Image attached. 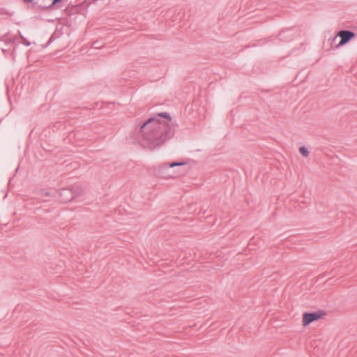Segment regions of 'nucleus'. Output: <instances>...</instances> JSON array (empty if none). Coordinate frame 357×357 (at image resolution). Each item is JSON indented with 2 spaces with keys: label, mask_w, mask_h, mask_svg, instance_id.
<instances>
[{
  "label": "nucleus",
  "mask_w": 357,
  "mask_h": 357,
  "mask_svg": "<svg viewBox=\"0 0 357 357\" xmlns=\"http://www.w3.org/2000/svg\"><path fill=\"white\" fill-rule=\"evenodd\" d=\"M171 121L169 113L160 112L136 127L135 133L140 139L141 145L152 150L169 139L174 135V128L169 123Z\"/></svg>",
  "instance_id": "nucleus-1"
},
{
  "label": "nucleus",
  "mask_w": 357,
  "mask_h": 357,
  "mask_svg": "<svg viewBox=\"0 0 357 357\" xmlns=\"http://www.w3.org/2000/svg\"><path fill=\"white\" fill-rule=\"evenodd\" d=\"M57 193L60 202L68 203L82 195L83 190L79 185H73L70 188H61Z\"/></svg>",
  "instance_id": "nucleus-2"
},
{
  "label": "nucleus",
  "mask_w": 357,
  "mask_h": 357,
  "mask_svg": "<svg viewBox=\"0 0 357 357\" xmlns=\"http://www.w3.org/2000/svg\"><path fill=\"white\" fill-rule=\"evenodd\" d=\"M186 165V162H172L171 163H163L162 164L158 169V174L159 176H161L162 177H176V175H172L169 174L168 170L169 168H174L175 167L178 166H182Z\"/></svg>",
  "instance_id": "nucleus-3"
},
{
  "label": "nucleus",
  "mask_w": 357,
  "mask_h": 357,
  "mask_svg": "<svg viewBox=\"0 0 357 357\" xmlns=\"http://www.w3.org/2000/svg\"><path fill=\"white\" fill-rule=\"evenodd\" d=\"M326 314L324 310H318L312 312H304L303 314V326H307L314 321H317Z\"/></svg>",
  "instance_id": "nucleus-4"
},
{
  "label": "nucleus",
  "mask_w": 357,
  "mask_h": 357,
  "mask_svg": "<svg viewBox=\"0 0 357 357\" xmlns=\"http://www.w3.org/2000/svg\"><path fill=\"white\" fill-rule=\"evenodd\" d=\"M337 36H338L340 39L339 43L335 45V48H339L347 43H348L350 40L356 37V33L350 30L342 29L339 31L337 33Z\"/></svg>",
  "instance_id": "nucleus-5"
},
{
  "label": "nucleus",
  "mask_w": 357,
  "mask_h": 357,
  "mask_svg": "<svg viewBox=\"0 0 357 357\" xmlns=\"http://www.w3.org/2000/svg\"><path fill=\"white\" fill-rule=\"evenodd\" d=\"M52 2L50 5H39V7L43 10H47L53 8L56 4L61 3L62 0H52Z\"/></svg>",
  "instance_id": "nucleus-6"
},
{
  "label": "nucleus",
  "mask_w": 357,
  "mask_h": 357,
  "mask_svg": "<svg viewBox=\"0 0 357 357\" xmlns=\"http://www.w3.org/2000/svg\"><path fill=\"white\" fill-rule=\"evenodd\" d=\"M299 152L303 157H307L309 155L307 149L304 146L299 148Z\"/></svg>",
  "instance_id": "nucleus-7"
},
{
  "label": "nucleus",
  "mask_w": 357,
  "mask_h": 357,
  "mask_svg": "<svg viewBox=\"0 0 357 357\" xmlns=\"http://www.w3.org/2000/svg\"><path fill=\"white\" fill-rule=\"evenodd\" d=\"M40 195L46 197H56L55 193L52 194L51 192L42 189L40 190Z\"/></svg>",
  "instance_id": "nucleus-8"
},
{
  "label": "nucleus",
  "mask_w": 357,
  "mask_h": 357,
  "mask_svg": "<svg viewBox=\"0 0 357 357\" xmlns=\"http://www.w3.org/2000/svg\"><path fill=\"white\" fill-rule=\"evenodd\" d=\"M20 36L22 39V43L25 45L26 47H29L31 45V43L28 41L22 34L19 32Z\"/></svg>",
  "instance_id": "nucleus-9"
},
{
  "label": "nucleus",
  "mask_w": 357,
  "mask_h": 357,
  "mask_svg": "<svg viewBox=\"0 0 357 357\" xmlns=\"http://www.w3.org/2000/svg\"><path fill=\"white\" fill-rule=\"evenodd\" d=\"M0 15H6L11 16L12 13H10L9 11L6 10L3 8H0Z\"/></svg>",
  "instance_id": "nucleus-10"
},
{
  "label": "nucleus",
  "mask_w": 357,
  "mask_h": 357,
  "mask_svg": "<svg viewBox=\"0 0 357 357\" xmlns=\"http://www.w3.org/2000/svg\"><path fill=\"white\" fill-rule=\"evenodd\" d=\"M338 36H337V35L333 38L332 40H331V47L333 48H335V45H337V43H336V40L337 39Z\"/></svg>",
  "instance_id": "nucleus-11"
},
{
  "label": "nucleus",
  "mask_w": 357,
  "mask_h": 357,
  "mask_svg": "<svg viewBox=\"0 0 357 357\" xmlns=\"http://www.w3.org/2000/svg\"><path fill=\"white\" fill-rule=\"evenodd\" d=\"M34 0H23V2L25 3H33Z\"/></svg>",
  "instance_id": "nucleus-12"
},
{
  "label": "nucleus",
  "mask_w": 357,
  "mask_h": 357,
  "mask_svg": "<svg viewBox=\"0 0 357 357\" xmlns=\"http://www.w3.org/2000/svg\"><path fill=\"white\" fill-rule=\"evenodd\" d=\"M54 40V34H53L51 36V37L49 40V43H52Z\"/></svg>",
  "instance_id": "nucleus-13"
},
{
  "label": "nucleus",
  "mask_w": 357,
  "mask_h": 357,
  "mask_svg": "<svg viewBox=\"0 0 357 357\" xmlns=\"http://www.w3.org/2000/svg\"><path fill=\"white\" fill-rule=\"evenodd\" d=\"M97 43H98V42H97V41H96V42H94V43H93V46L94 47H96V48H97V47H97V46H98V44H97Z\"/></svg>",
  "instance_id": "nucleus-14"
},
{
  "label": "nucleus",
  "mask_w": 357,
  "mask_h": 357,
  "mask_svg": "<svg viewBox=\"0 0 357 357\" xmlns=\"http://www.w3.org/2000/svg\"><path fill=\"white\" fill-rule=\"evenodd\" d=\"M97 43H98V42H97V41H96V42H94V43H93V46L94 47H96V48H97V47H97V46H98V44H97Z\"/></svg>",
  "instance_id": "nucleus-15"
}]
</instances>
